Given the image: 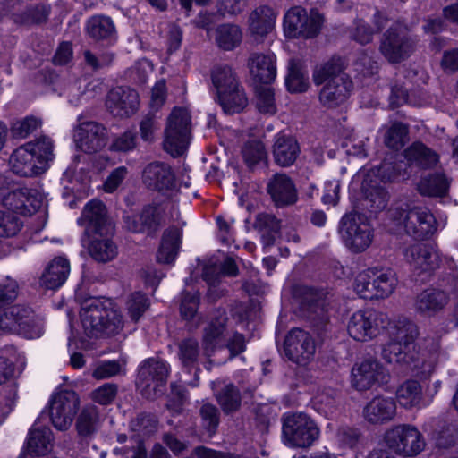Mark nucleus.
Masks as SVG:
<instances>
[{
	"mask_svg": "<svg viewBox=\"0 0 458 458\" xmlns=\"http://www.w3.org/2000/svg\"><path fill=\"white\" fill-rule=\"evenodd\" d=\"M344 63L340 57L331 58L313 71V81L323 85L319 92L320 103L327 108L344 104L353 89L351 77L344 72Z\"/></svg>",
	"mask_w": 458,
	"mask_h": 458,
	"instance_id": "nucleus-2",
	"label": "nucleus"
},
{
	"mask_svg": "<svg viewBox=\"0 0 458 458\" xmlns=\"http://www.w3.org/2000/svg\"><path fill=\"white\" fill-rule=\"evenodd\" d=\"M390 334L394 339L384 345L383 359L389 363L406 365L421 377H428L445 357L438 338L428 336L419 344H414L419 329L412 321L397 320L391 327Z\"/></svg>",
	"mask_w": 458,
	"mask_h": 458,
	"instance_id": "nucleus-1",
	"label": "nucleus"
},
{
	"mask_svg": "<svg viewBox=\"0 0 458 458\" xmlns=\"http://www.w3.org/2000/svg\"><path fill=\"white\" fill-rule=\"evenodd\" d=\"M199 305V293L198 292H183L180 304V314L194 328L200 324V317L198 314Z\"/></svg>",
	"mask_w": 458,
	"mask_h": 458,
	"instance_id": "nucleus-43",
	"label": "nucleus"
},
{
	"mask_svg": "<svg viewBox=\"0 0 458 458\" xmlns=\"http://www.w3.org/2000/svg\"><path fill=\"white\" fill-rule=\"evenodd\" d=\"M21 228L19 217L11 211L0 209V237H12Z\"/></svg>",
	"mask_w": 458,
	"mask_h": 458,
	"instance_id": "nucleus-56",
	"label": "nucleus"
},
{
	"mask_svg": "<svg viewBox=\"0 0 458 458\" xmlns=\"http://www.w3.org/2000/svg\"><path fill=\"white\" fill-rule=\"evenodd\" d=\"M387 369L375 359H367L356 362L352 369L351 384L357 391L362 392L373 386H383L388 382Z\"/></svg>",
	"mask_w": 458,
	"mask_h": 458,
	"instance_id": "nucleus-16",
	"label": "nucleus"
},
{
	"mask_svg": "<svg viewBox=\"0 0 458 458\" xmlns=\"http://www.w3.org/2000/svg\"><path fill=\"white\" fill-rule=\"evenodd\" d=\"M323 21V16L317 10L308 13L304 8L295 6L284 15V33L288 38H311L319 33Z\"/></svg>",
	"mask_w": 458,
	"mask_h": 458,
	"instance_id": "nucleus-14",
	"label": "nucleus"
},
{
	"mask_svg": "<svg viewBox=\"0 0 458 458\" xmlns=\"http://www.w3.org/2000/svg\"><path fill=\"white\" fill-rule=\"evenodd\" d=\"M140 104L138 93L129 87H117L107 95L106 106L113 115L129 117L136 113Z\"/></svg>",
	"mask_w": 458,
	"mask_h": 458,
	"instance_id": "nucleus-23",
	"label": "nucleus"
},
{
	"mask_svg": "<svg viewBox=\"0 0 458 458\" xmlns=\"http://www.w3.org/2000/svg\"><path fill=\"white\" fill-rule=\"evenodd\" d=\"M407 135V126L402 123L394 122L386 128L384 143L387 148L398 150L404 146Z\"/></svg>",
	"mask_w": 458,
	"mask_h": 458,
	"instance_id": "nucleus-49",
	"label": "nucleus"
},
{
	"mask_svg": "<svg viewBox=\"0 0 458 458\" xmlns=\"http://www.w3.org/2000/svg\"><path fill=\"white\" fill-rule=\"evenodd\" d=\"M157 420L152 414L141 413L131 421V429L139 438L148 437L157 430Z\"/></svg>",
	"mask_w": 458,
	"mask_h": 458,
	"instance_id": "nucleus-50",
	"label": "nucleus"
},
{
	"mask_svg": "<svg viewBox=\"0 0 458 458\" xmlns=\"http://www.w3.org/2000/svg\"><path fill=\"white\" fill-rule=\"evenodd\" d=\"M136 140V133L125 131L113 140L110 148L113 151L128 152L135 148Z\"/></svg>",
	"mask_w": 458,
	"mask_h": 458,
	"instance_id": "nucleus-62",
	"label": "nucleus"
},
{
	"mask_svg": "<svg viewBox=\"0 0 458 458\" xmlns=\"http://www.w3.org/2000/svg\"><path fill=\"white\" fill-rule=\"evenodd\" d=\"M216 42L217 46L230 51L240 45L242 34L240 28L233 24H223L216 30Z\"/></svg>",
	"mask_w": 458,
	"mask_h": 458,
	"instance_id": "nucleus-44",
	"label": "nucleus"
},
{
	"mask_svg": "<svg viewBox=\"0 0 458 458\" xmlns=\"http://www.w3.org/2000/svg\"><path fill=\"white\" fill-rule=\"evenodd\" d=\"M384 442L393 453L404 458L418 455L426 446L423 435L411 424L391 427L385 432Z\"/></svg>",
	"mask_w": 458,
	"mask_h": 458,
	"instance_id": "nucleus-8",
	"label": "nucleus"
},
{
	"mask_svg": "<svg viewBox=\"0 0 458 458\" xmlns=\"http://www.w3.org/2000/svg\"><path fill=\"white\" fill-rule=\"evenodd\" d=\"M388 202L387 193L383 189H373L365 199V206L370 212L377 213L384 209Z\"/></svg>",
	"mask_w": 458,
	"mask_h": 458,
	"instance_id": "nucleus-61",
	"label": "nucleus"
},
{
	"mask_svg": "<svg viewBox=\"0 0 458 458\" xmlns=\"http://www.w3.org/2000/svg\"><path fill=\"white\" fill-rule=\"evenodd\" d=\"M272 154L276 164L282 167L291 166L300 155L299 143L291 135L278 133L275 137Z\"/></svg>",
	"mask_w": 458,
	"mask_h": 458,
	"instance_id": "nucleus-31",
	"label": "nucleus"
},
{
	"mask_svg": "<svg viewBox=\"0 0 458 458\" xmlns=\"http://www.w3.org/2000/svg\"><path fill=\"white\" fill-rule=\"evenodd\" d=\"M191 139V115L187 109L175 107L167 118L165 129L164 148L173 157L187 149Z\"/></svg>",
	"mask_w": 458,
	"mask_h": 458,
	"instance_id": "nucleus-11",
	"label": "nucleus"
},
{
	"mask_svg": "<svg viewBox=\"0 0 458 458\" xmlns=\"http://www.w3.org/2000/svg\"><path fill=\"white\" fill-rule=\"evenodd\" d=\"M248 65L250 75L257 82L269 84L276 79V56L272 54H251Z\"/></svg>",
	"mask_w": 458,
	"mask_h": 458,
	"instance_id": "nucleus-32",
	"label": "nucleus"
},
{
	"mask_svg": "<svg viewBox=\"0 0 458 458\" xmlns=\"http://www.w3.org/2000/svg\"><path fill=\"white\" fill-rule=\"evenodd\" d=\"M78 223L85 226V233H110L114 230L113 224L106 215L104 203L98 199H92L83 208Z\"/></svg>",
	"mask_w": 458,
	"mask_h": 458,
	"instance_id": "nucleus-22",
	"label": "nucleus"
},
{
	"mask_svg": "<svg viewBox=\"0 0 458 458\" xmlns=\"http://www.w3.org/2000/svg\"><path fill=\"white\" fill-rule=\"evenodd\" d=\"M267 191L277 208L293 205L298 199L296 186L284 173H276L269 178Z\"/></svg>",
	"mask_w": 458,
	"mask_h": 458,
	"instance_id": "nucleus-24",
	"label": "nucleus"
},
{
	"mask_svg": "<svg viewBox=\"0 0 458 458\" xmlns=\"http://www.w3.org/2000/svg\"><path fill=\"white\" fill-rule=\"evenodd\" d=\"M216 400L226 415L238 411L242 405V394L239 388L231 382L216 380L212 382Z\"/></svg>",
	"mask_w": 458,
	"mask_h": 458,
	"instance_id": "nucleus-30",
	"label": "nucleus"
},
{
	"mask_svg": "<svg viewBox=\"0 0 458 458\" xmlns=\"http://www.w3.org/2000/svg\"><path fill=\"white\" fill-rule=\"evenodd\" d=\"M30 149L33 152L34 156L38 161H42V165L47 168V163L53 157V142L47 137H41L35 142L27 143Z\"/></svg>",
	"mask_w": 458,
	"mask_h": 458,
	"instance_id": "nucleus-57",
	"label": "nucleus"
},
{
	"mask_svg": "<svg viewBox=\"0 0 458 458\" xmlns=\"http://www.w3.org/2000/svg\"><path fill=\"white\" fill-rule=\"evenodd\" d=\"M50 8L44 4H37L29 7L21 15V21L23 24H41L47 21Z\"/></svg>",
	"mask_w": 458,
	"mask_h": 458,
	"instance_id": "nucleus-59",
	"label": "nucleus"
},
{
	"mask_svg": "<svg viewBox=\"0 0 458 458\" xmlns=\"http://www.w3.org/2000/svg\"><path fill=\"white\" fill-rule=\"evenodd\" d=\"M211 79L214 87L216 89L217 96L230 92L239 85L236 74L228 65H217L211 72Z\"/></svg>",
	"mask_w": 458,
	"mask_h": 458,
	"instance_id": "nucleus-41",
	"label": "nucleus"
},
{
	"mask_svg": "<svg viewBox=\"0 0 458 458\" xmlns=\"http://www.w3.org/2000/svg\"><path fill=\"white\" fill-rule=\"evenodd\" d=\"M276 17L273 9L268 6L263 5L256 8L249 17L250 33L258 37H265L273 30Z\"/></svg>",
	"mask_w": 458,
	"mask_h": 458,
	"instance_id": "nucleus-36",
	"label": "nucleus"
},
{
	"mask_svg": "<svg viewBox=\"0 0 458 458\" xmlns=\"http://www.w3.org/2000/svg\"><path fill=\"white\" fill-rule=\"evenodd\" d=\"M219 103L225 114L240 113L248 104L247 97L240 85L230 92L218 96Z\"/></svg>",
	"mask_w": 458,
	"mask_h": 458,
	"instance_id": "nucleus-46",
	"label": "nucleus"
},
{
	"mask_svg": "<svg viewBox=\"0 0 458 458\" xmlns=\"http://www.w3.org/2000/svg\"><path fill=\"white\" fill-rule=\"evenodd\" d=\"M0 200L6 211L30 216L41 207L43 198L37 190L21 187L8 191L2 190Z\"/></svg>",
	"mask_w": 458,
	"mask_h": 458,
	"instance_id": "nucleus-18",
	"label": "nucleus"
},
{
	"mask_svg": "<svg viewBox=\"0 0 458 458\" xmlns=\"http://www.w3.org/2000/svg\"><path fill=\"white\" fill-rule=\"evenodd\" d=\"M228 317L225 310H217L216 314L203 329L202 347L204 353L210 356L218 347L226 330Z\"/></svg>",
	"mask_w": 458,
	"mask_h": 458,
	"instance_id": "nucleus-28",
	"label": "nucleus"
},
{
	"mask_svg": "<svg viewBox=\"0 0 458 458\" xmlns=\"http://www.w3.org/2000/svg\"><path fill=\"white\" fill-rule=\"evenodd\" d=\"M340 188L341 184L338 180H331L326 182L321 197L322 202L325 205L335 206L340 199Z\"/></svg>",
	"mask_w": 458,
	"mask_h": 458,
	"instance_id": "nucleus-64",
	"label": "nucleus"
},
{
	"mask_svg": "<svg viewBox=\"0 0 458 458\" xmlns=\"http://www.w3.org/2000/svg\"><path fill=\"white\" fill-rule=\"evenodd\" d=\"M117 394V386L111 383H106L97 388L92 393V399L103 405L111 403Z\"/></svg>",
	"mask_w": 458,
	"mask_h": 458,
	"instance_id": "nucleus-63",
	"label": "nucleus"
},
{
	"mask_svg": "<svg viewBox=\"0 0 458 458\" xmlns=\"http://www.w3.org/2000/svg\"><path fill=\"white\" fill-rule=\"evenodd\" d=\"M85 333L90 337L113 335L123 328V317L110 300H92L81 312Z\"/></svg>",
	"mask_w": 458,
	"mask_h": 458,
	"instance_id": "nucleus-3",
	"label": "nucleus"
},
{
	"mask_svg": "<svg viewBox=\"0 0 458 458\" xmlns=\"http://www.w3.org/2000/svg\"><path fill=\"white\" fill-rule=\"evenodd\" d=\"M73 140L76 148L84 153L99 152L107 143L106 129L96 122H82L74 131Z\"/></svg>",
	"mask_w": 458,
	"mask_h": 458,
	"instance_id": "nucleus-20",
	"label": "nucleus"
},
{
	"mask_svg": "<svg viewBox=\"0 0 458 458\" xmlns=\"http://www.w3.org/2000/svg\"><path fill=\"white\" fill-rule=\"evenodd\" d=\"M0 329L18 331L27 338H37L43 333L42 319L30 307L16 304L0 311Z\"/></svg>",
	"mask_w": 458,
	"mask_h": 458,
	"instance_id": "nucleus-9",
	"label": "nucleus"
},
{
	"mask_svg": "<svg viewBox=\"0 0 458 458\" xmlns=\"http://www.w3.org/2000/svg\"><path fill=\"white\" fill-rule=\"evenodd\" d=\"M387 216L396 227L403 228L407 234L416 239L428 238L437 230L436 218L426 208L396 206L388 210Z\"/></svg>",
	"mask_w": 458,
	"mask_h": 458,
	"instance_id": "nucleus-6",
	"label": "nucleus"
},
{
	"mask_svg": "<svg viewBox=\"0 0 458 458\" xmlns=\"http://www.w3.org/2000/svg\"><path fill=\"white\" fill-rule=\"evenodd\" d=\"M100 426V414L98 408L89 404L82 408L76 420V430L81 437H90Z\"/></svg>",
	"mask_w": 458,
	"mask_h": 458,
	"instance_id": "nucleus-37",
	"label": "nucleus"
},
{
	"mask_svg": "<svg viewBox=\"0 0 458 458\" xmlns=\"http://www.w3.org/2000/svg\"><path fill=\"white\" fill-rule=\"evenodd\" d=\"M449 182L444 174L436 173L423 176L417 189L421 195L429 197L444 196L447 193Z\"/></svg>",
	"mask_w": 458,
	"mask_h": 458,
	"instance_id": "nucleus-39",
	"label": "nucleus"
},
{
	"mask_svg": "<svg viewBox=\"0 0 458 458\" xmlns=\"http://www.w3.org/2000/svg\"><path fill=\"white\" fill-rule=\"evenodd\" d=\"M336 399L337 393L335 389L330 387L319 389L313 397V407L318 412L330 416L335 411Z\"/></svg>",
	"mask_w": 458,
	"mask_h": 458,
	"instance_id": "nucleus-48",
	"label": "nucleus"
},
{
	"mask_svg": "<svg viewBox=\"0 0 458 458\" xmlns=\"http://www.w3.org/2000/svg\"><path fill=\"white\" fill-rule=\"evenodd\" d=\"M405 261L419 274L434 271L440 266L437 249L429 243L417 242L403 249Z\"/></svg>",
	"mask_w": 458,
	"mask_h": 458,
	"instance_id": "nucleus-19",
	"label": "nucleus"
},
{
	"mask_svg": "<svg viewBox=\"0 0 458 458\" xmlns=\"http://www.w3.org/2000/svg\"><path fill=\"white\" fill-rule=\"evenodd\" d=\"M316 352L314 339L301 328L292 329L284 340L285 355L292 361L305 365L312 360Z\"/></svg>",
	"mask_w": 458,
	"mask_h": 458,
	"instance_id": "nucleus-21",
	"label": "nucleus"
},
{
	"mask_svg": "<svg viewBox=\"0 0 458 458\" xmlns=\"http://www.w3.org/2000/svg\"><path fill=\"white\" fill-rule=\"evenodd\" d=\"M51 430L48 428H34L29 433L27 451L32 455H45L52 447Z\"/></svg>",
	"mask_w": 458,
	"mask_h": 458,
	"instance_id": "nucleus-38",
	"label": "nucleus"
},
{
	"mask_svg": "<svg viewBox=\"0 0 458 458\" xmlns=\"http://www.w3.org/2000/svg\"><path fill=\"white\" fill-rule=\"evenodd\" d=\"M242 158L250 169H253L258 164L267 160V151L262 141L250 140L244 143L242 148Z\"/></svg>",
	"mask_w": 458,
	"mask_h": 458,
	"instance_id": "nucleus-47",
	"label": "nucleus"
},
{
	"mask_svg": "<svg viewBox=\"0 0 458 458\" xmlns=\"http://www.w3.org/2000/svg\"><path fill=\"white\" fill-rule=\"evenodd\" d=\"M384 314L372 309L357 310L348 319V335L358 342L370 341L384 327Z\"/></svg>",
	"mask_w": 458,
	"mask_h": 458,
	"instance_id": "nucleus-15",
	"label": "nucleus"
},
{
	"mask_svg": "<svg viewBox=\"0 0 458 458\" xmlns=\"http://www.w3.org/2000/svg\"><path fill=\"white\" fill-rule=\"evenodd\" d=\"M144 184L152 190L162 191L174 187V175L171 167L161 162L148 165L143 170Z\"/></svg>",
	"mask_w": 458,
	"mask_h": 458,
	"instance_id": "nucleus-29",
	"label": "nucleus"
},
{
	"mask_svg": "<svg viewBox=\"0 0 458 458\" xmlns=\"http://www.w3.org/2000/svg\"><path fill=\"white\" fill-rule=\"evenodd\" d=\"M256 106L262 114H274L276 112L274 89L270 87L256 88Z\"/></svg>",
	"mask_w": 458,
	"mask_h": 458,
	"instance_id": "nucleus-51",
	"label": "nucleus"
},
{
	"mask_svg": "<svg viewBox=\"0 0 458 458\" xmlns=\"http://www.w3.org/2000/svg\"><path fill=\"white\" fill-rule=\"evenodd\" d=\"M87 35L95 41H112L116 38V28L113 20L106 15L98 14L86 21Z\"/></svg>",
	"mask_w": 458,
	"mask_h": 458,
	"instance_id": "nucleus-35",
	"label": "nucleus"
},
{
	"mask_svg": "<svg viewBox=\"0 0 458 458\" xmlns=\"http://www.w3.org/2000/svg\"><path fill=\"white\" fill-rule=\"evenodd\" d=\"M199 356V342L194 338H186L179 344V359L185 367H192Z\"/></svg>",
	"mask_w": 458,
	"mask_h": 458,
	"instance_id": "nucleus-52",
	"label": "nucleus"
},
{
	"mask_svg": "<svg viewBox=\"0 0 458 458\" xmlns=\"http://www.w3.org/2000/svg\"><path fill=\"white\" fill-rule=\"evenodd\" d=\"M180 243V233L176 228L165 230L162 236L160 248L157 254V261L170 264L177 255Z\"/></svg>",
	"mask_w": 458,
	"mask_h": 458,
	"instance_id": "nucleus-40",
	"label": "nucleus"
},
{
	"mask_svg": "<svg viewBox=\"0 0 458 458\" xmlns=\"http://www.w3.org/2000/svg\"><path fill=\"white\" fill-rule=\"evenodd\" d=\"M80 406L78 394L72 390L56 393L50 402V419L58 430H66L72 425Z\"/></svg>",
	"mask_w": 458,
	"mask_h": 458,
	"instance_id": "nucleus-17",
	"label": "nucleus"
},
{
	"mask_svg": "<svg viewBox=\"0 0 458 458\" xmlns=\"http://www.w3.org/2000/svg\"><path fill=\"white\" fill-rule=\"evenodd\" d=\"M416 40L406 27L395 24L384 34L379 50L391 64H400L415 51Z\"/></svg>",
	"mask_w": 458,
	"mask_h": 458,
	"instance_id": "nucleus-12",
	"label": "nucleus"
},
{
	"mask_svg": "<svg viewBox=\"0 0 458 458\" xmlns=\"http://www.w3.org/2000/svg\"><path fill=\"white\" fill-rule=\"evenodd\" d=\"M126 305L130 318L134 322H137L149 308L150 301L146 294L140 292H136L130 295Z\"/></svg>",
	"mask_w": 458,
	"mask_h": 458,
	"instance_id": "nucleus-53",
	"label": "nucleus"
},
{
	"mask_svg": "<svg viewBox=\"0 0 458 458\" xmlns=\"http://www.w3.org/2000/svg\"><path fill=\"white\" fill-rule=\"evenodd\" d=\"M448 302L449 295L446 292L437 288H428L417 294L413 308L421 316L434 317L441 312Z\"/></svg>",
	"mask_w": 458,
	"mask_h": 458,
	"instance_id": "nucleus-26",
	"label": "nucleus"
},
{
	"mask_svg": "<svg viewBox=\"0 0 458 458\" xmlns=\"http://www.w3.org/2000/svg\"><path fill=\"white\" fill-rule=\"evenodd\" d=\"M114 230L110 233H91L89 245L90 257L100 263L113 260L118 254L117 245L113 241Z\"/></svg>",
	"mask_w": 458,
	"mask_h": 458,
	"instance_id": "nucleus-33",
	"label": "nucleus"
},
{
	"mask_svg": "<svg viewBox=\"0 0 458 458\" xmlns=\"http://www.w3.org/2000/svg\"><path fill=\"white\" fill-rule=\"evenodd\" d=\"M405 158L422 168H429L438 161L437 155L420 142H415L405 150Z\"/></svg>",
	"mask_w": 458,
	"mask_h": 458,
	"instance_id": "nucleus-42",
	"label": "nucleus"
},
{
	"mask_svg": "<svg viewBox=\"0 0 458 458\" xmlns=\"http://www.w3.org/2000/svg\"><path fill=\"white\" fill-rule=\"evenodd\" d=\"M394 398L377 395L368 402L362 410L363 419L371 425H383L393 420L396 415Z\"/></svg>",
	"mask_w": 458,
	"mask_h": 458,
	"instance_id": "nucleus-25",
	"label": "nucleus"
},
{
	"mask_svg": "<svg viewBox=\"0 0 458 458\" xmlns=\"http://www.w3.org/2000/svg\"><path fill=\"white\" fill-rule=\"evenodd\" d=\"M282 425L283 440L289 447L308 449L320 437L316 421L303 412L284 414Z\"/></svg>",
	"mask_w": 458,
	"mask_h": 458,
	"instance_id": "nucleus-5",
	"label": "nucleus"
},
{
	"mask_svg": "<svg viewBox=\"0 0 458 458\" xmlns=\"http://www.w3.org/2000/svg\"><path fill=\"white\" fill-rule=\"evenodd\" d=\"M159 117L156 112H149L140 123V137L144 141H152L155 133L159 130Z\"/></svg>",
	"mask_w": 458,
	"mask_h": 458,
	"instance_id": "nucleus-60",
	"label": "nucleus"
},
{
	"mask_svg": "<svg viewBox=\"0 0 458 458\" xmlns=\"http://www.w3.org/2000/svg\"><path fill=\"white\" fill-rule=\"evenodd\" d=\"M396 397L405 408L417 406L422 399L421 386L416 380H407L398 387Z\"/></svg>",
	"mask_w": 458,
	"mask_h": 458,
	"instance_id": "nucleus-45",
	"label": "nucleus"
},
{
	"mask_svg": "<svg viewBox=\"0 0 458 458\" xmlns=\"http://www.w3.org/2000/svg\"><path fill=\"white\" fill-rule=\"evenodd\" d=\"M397 285L398 278L392 268L373 267L357 275L354 290L363 299H385L394 293Z\"/></svg>",
	"mask_w": 458,
	"mask_h": 458,
	"instance_id": "nucleus-4",
	"label": "nucleus"
},
{
	"mask_svg": "<svg viewBox=\"0 0 458 458\" xmlns=\"http://www.w3.org/2000/svg\"><path fill=\"white\" fill-rule=\"evenodd\" d=\"M199 415L202 426L207 429L210 436H213L217 429L220 422L219 410L212 403H203L199 409Z\"/></svg>",
	"mask_w": 458,
	"mask_h": 458,
	"instance_id": "nucleus-55",
	"label": "nucleus"
},
{
	"mask_svg": "<svg viewBox=\"0 0 458 458\" xmlns=\"http://www.w3.org/2000/svg\"><path fill=\"white\" fill-rule=\"evenodd\" d=\"M12 171L20 176L30 177L46 171L42 161H38L30 149V146H21L15 149L10 157Z\"/></svg>",
	"mask_w": 458,
	"mask_h": 458,
	"instance_id": "nucleus-27",
	"label": "nucleus"
},
{
	"mask_svg": "<svg viewBox=\"0 0 458 458\" xmlns=\"http://www.w3.org/2000/svg\"><path fill=\"white\" fill-rule=\"evenodd\" d=\"M344 245L353 253L365 251L372 243L373 227L367 216L357 211L345 214L339 225Z\"/></svg>",
	"mask_w": 458,
	"mask_h": 458,
	"instance_id": "nucleus-7",
	"label": "nucleus"
},
{
	"mask_svg": "<svg viewBox=\"0 0 458 458\" xmlns=\"http://www.w3.org/2000/svg\"><path fill=\"white\" fill-rule=\"evenodd\" d=\"M69 273V260L64 257H56L46 267L40 277V284L47 289L55 290L64 284Z\"/></svg>",
	"mask_w": 458,
	"mask_h": 458,
	"instance_id": "nucleus-34",
	"label": "nucleus"
},
{
	"mask_svg": "<svg viewBox=\"0 0 458 458\" xmlns=\"http://www.w3.org/2000/svg\"><path fill=\"white\" fill-rule=\"evenodd\" d=\"M41 120L35 116H27L13 123L11 131L13 137L24 139L41 126Z\"/></svg>",
	"mask_w": 458,
	"mask_h": 458,
	"instance_id": "nucleus-58",
	"label": "nucleus"
},
{
	"mask_svg": "<svg viewBox=\"0 0 458 458\" xmlns=\"http://www.w3.org/2000/svg\"><path fill=\"white\" fill-rule=\"evenodd\" d=\"M167 208V203L147 204L139 214L123 217L125 228L134 233L154 236L169 219Z\"/></svg>",
	"mask_w": 458,
	"mask_h": 458,
	"instance_id": "nucleus-13",
	"label": "nucleus"
},
{
	"mask_svg": "<svg viewBox=\"0 0 458 458\" xmlns=\"http://www.w3.org/2000/svg\"><path fill=\"white\" fill-rule=\"evenodd\" d=\"M170 374L169 364L158 358L143 360L139 368L137 386L141 394L153 399L164 394Z\"/></svg>",
	"mask_w": 458,
	"mask_h": 458,
	"instance_id": "nucleus-10",
	"label": "nucleus"
},
{
	"mask_svg": "<svg viewBox=\"0 0 458 458\" xmlns=\"http://www.w3.org/2000/svg\"><path fill=\"white\" fill-rule=\"evenodd\" d=\"M285 83L291 92H304L309 88V77L298 65L292 64Z\"/></svg>",
	"mask_w": 458,
	"mask_h": 458,
	"instance_id": "nucleus-54",
	"label": "nucleus"
}]
</instances>
